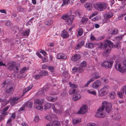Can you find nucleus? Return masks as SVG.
I'll use <instances>...</instances> for the list:
<instances>
[{
  "instance_id": "35",
  "label": "nucleus",
  "mask_w": 126,
  "mask_h": 126,
  "mask_svg": "<svg viewBox=\"0 0 126 126\" xmlns=\"http://www.w3.org/2000/svg\"><path fill=\"white\" fill-rule=\"evenodd\" d=\"M78 34L79 36H81L83 33V30L81 28H79L78 29Z\"/></svg>"
},
{
  "instance_id": "60",
  "label": "nucleus",
  "mask_w": 126,
  "mask_h": 126,
  "mask_svg": "<svg viewBox=\"0 0 126 126\" xmlns=\"http://www.w3.org/2000/svg\"><path fill=\"white\" fill-rule=\"evenodd\" d=\"M40 52L42 53L44 55H47L46 52L42 50L40 51Z\"/></svg>"
},
{
  "instance_id": "30",
  "label": "nucleus",
  "mask_w": 126,
  "mask_h": 126,
  "mask_svg": "<svg viewBox=\"0 0 126 126\" xmlns=\"http://www.w3.org/2000/svg\"><path fill=\"white\" fill-rule=\"evenodd\" d=\"M115 95V93L114 92H112L110 93L109 96L111 99H114Z\"/></svg>"
},
{
  "instance_id": "22",
  "label": "nucleus",
  "mask_w": 126,
  "mask_h": 126,
  "mask_svg": "<svg viewBox=\"0 0 126 126\" xmlns=\"http://www.w3.org/2000/svg\"><path fill=\"white\" fill-rule=\"evenodd\" d=\"M52 105L51 103H47L45 104L44 105V109L45 110L49 109L51 108Z\"/></svg>"
},
{
  "instance_id": "41",
  "label": "nucleus",
  "mask_w": 126,
  "mask_h": 126,
  "mask_svg": "<svg viewBox=\"0 0 126 126\" xmlns=\"http://www.w3.org/2000/svg\"><path fill=\"white\" fill-rule=\"evenodd\" d=\"M36 108L38 110H42L43 109V107L42 106L40 105L37 106Z\"/></svg>"
},
{
  "instance_id": "6",
  "label": "nucleus",
  "mask_w": 126,
  "mask_h": 126,
  "mask_svg": "<svg viewBox=\"0 0 126 126\" xmlns=\"http://www.w3.org/2000/svg\"><path fill=\"white\" fill-rule=\"evenodd\" d=\"M113 61L111 62L109 61H106L102 63L101 65L102 66L106 68H111L112 65Z\"/></svg>"
},
{
  "instance_id": "1",
  "label": "nucleus",
  "mask_w": 126,
  "mask_h": 126,
  "mask_svg": "<svg viewBox=\"0 0 126 126\" xmlns=\"http://www.w3.org/2000/svg\"><path fill=\"white\" fill-rule=\"evenodd\" d=\"M113 43L111 41L107 40L105 41L103 44H102L101 45V47L104 48H106V50L105 53H106L111 49V47H113Z\"/></svg>"
},
{
  "instance_id": "38",
  "label": "nucleus",
  "mask_w": 126,
  "mask_h": 126,
  "mask_svg": "<svg viewBox=\"0 0 126 126\" xmlns=\"http://www.w3.org/2000/svg\"><path fill=\"white\" fill-rule=\"evenodd\" d=\"M88 20V19L87 18H82L81 21L82 23H86Z\"/></svg>"
},
{
  "instance_id": "63",
  "label": "nucleus",
  "mask_w": 126,
  "mask_h": 126,
  "mask_svg": "<svg viewBox=\"0 0 126 126\" xmlns=\"http://www.w3.org/2000/svg\"><path fill=\"white\" fill-rule=\"evenodd\" d=\"M47 67V66L46 65L44 64L42 65V69H45Z\"/></svg>"
},
{
  "instance_id": "23",
  "label": "nucleus",
  "mask_w": 126,
  "mask_h": 126,
  "mask_svg": "<svg viewBox=\"0 0 126 126\" xmlns=\"http://www.w3.org/2000/svg\"><path fill=\"white\" fill-rule=\"evenodd\" d=\"M60 125V122L57 121H55L52 122L51 125L53 126H59Z\"/></svg>"
},
{
  "instance_id": "53",
  "label": "nucleus",
  "mask_w": 126,
  "mask_h": 126,
  "mask_svg": "<svg viewBox=\"0 0 126 126\" xmlns=\"http://www.w3.org/2000/svg\"><path fill=\"white\" fill-rule=\"evenodd\" d=\"M55 112L56 113H57L59 114H61L62 113V111H61V110H56V112Z\"/></svg>"
},
{
  "instance_id": "29",
  "label": "nucleus",
  "mask_w": 126,
  "mask_h": 126,
  "mask_svg": "<svg viewBox=\"0 0 126 126\" xmlns=\"http://www.w3.org/2000/svg\"><path fill=\"white\" fill-rule=\"evenodd\" d=\"M32 87V86L31 87H28L27 88H25L24 89V90L23 91L22 95H24L26 92L30 90L31 89Z\"/></svg>"
},
{
  "instance_id": "54",
  "label": "nucleus",
  "mask_w": 126,
  "mask_h": 126,
  "mask_svg": "<svg viewBox=\"0 0 126 126\" xmlns=\"http://www.w3.org/2000/svg\"><path fill=\"white\" fill-rule=\"evenodd\" d=\"M6 26L9 27H10L11 25V23H10V21H7L6 23Z\"/></svg>"
},
{
  "instance_id": "61",
  "label": "nucleus",
  "mask_w": 126,
  "mask_h": 126,
  "mask_svg": "<svg viewBox=\"0 0 126 126\" xmlns=\"http://www.w3.org/2000/svg\"><path fill=\"white\" fill-rule=\"evenodd\" d=\"M9 108L8 106H7L4 108L3 109L2 111H6Z\"/></svg>"
},
{
  "instance_id": "32",
  "label": "nucleus",
  "mask_w": 126,
  "mask_h": 126,
  "mask_svg": "<svg viewBox=\"0 0 126 126\" xmlns=\"http://www.w3.org/2000/svg\"><path fill=\"white\" fill-rule=\"evenodd\" d=\"M43 102H41L40 100L38 99H36L34 101V104L36 105H39L42 104Z\"/></svg>"
},
{
  "instance_id": "9",
  "label": "nucleus",
  "mask_w": 126,
  "mask_h": 126,
  "mask_svg": "<svg viewBox=\"0 0 126 126\" xmlns=\"http://www.w3.org/2000/svg\"><path fill=\"white\" fill-rule=\"evenodd\" d=\"M101 84V81L97 80L94 82L92 85V87L94 89H96L99 87Z\"/></svg>"
},
{
  "instance_id": "57",
  "label": "nucleus",
  "mask_w": 126,
  "mask_h": 126,
  "mask_svg": "<svg viewBox=\"0 0 126 126\" xmlns=\"http://www.w3.org/2000/svg\"><path fill=\"white\" fill-rule=\"evenodd\" d=\"M5 116L3 115H0V122L2 120L4 119V117Z\"/></svg>"
},
{
  "instance_id": "52",
  "label": "nucleus",
  "mask_w": 126,
  "mask_h": 126,
  "mask_svg": "<svg viewBox=\"0 0 126 126\" xmlns=\"http://www.w3.org/2000/svg\"><path fill=\"white\" fill-rule=\"evenodd\" d=\"M72 70L73 71V72L74 73L76 72L78 70V68H77L76 67H75L72 69Z\"/></svg>"
},
{
  "instance_id": "40",
  "label": "nucleus",
  "mask_w": 126,
  "mask_h": 126,
  "mask_svg": "<svg viewBox=\"0 0 126 126\" xmlns=\"http://www.w3.org/2000/svg\"><path fill=\"white\" fill-rule=\"evenodd\" d=\"M113 47L111 48H119L120 47V45L119 43H117L115 45H114L113 44Z\"/></svg>"
},
{
  "instance_id": "24",
  "label": "nucleus",
  "mask_w": 126,
  "mask_h": 126,
  "mask_svg": "<svg viewBox=\"0 0 126 126\" xmlns=\"http://www.w3.org/2000/svg\"><path fill=\"white\" fill-rule=\"evenodd\" d=\"M84 43V41L83 40L81 41V42H79L77 45L78 49L80 47L82 46Z\"/></svg>"
},
{
  "instance_id": "50",
  "label": "nucleus",
  "mask_w": 126,
  "mask_h": 126,
  "mask_svg": "<svg viewBox=\"0 0 126 126\" xmlns=\"http://www.w3.org/2000/svg\"><path fill=\"white\" fill-rule=\"evenodd\" d=\"M39 119V117L38 116H35V119H34V121L35 122H37L38 121Z\"/></svg>"
},
{
  "instance_id": "49",
  "label": "nucleus",
  "mask_w": 126,
  "mask_h": 126,
  "mask_svg": "<svg viewBox=\"0 0 126 126\" xmlns=\"http://www.w3.org/2000/svg\"><path fill=\"white\" fill-rule=\"evenodd\" d=\"M69 0H64L63 1V3L62 5L61 6H63L66 3H68V2L69 1Z\"/></svg>"
},
{
  "instance_id": "11",
  "label": "nucleus",
  "mask_w": 126,
  "mask_h": 126,
  "mask_svg": "<svg viewBox=\"0 0 126 126\" xmlns=\"http://www.w3.org/2000/svg\"><path fill=\"white\" fill-rule=\"evenodd\" d=\"M81 55L79 54H75L71 58V60L73 61H76L79 60L81 58Z\"/></svg>"
},
{
  "instance_id": "20",
  "label": "nucleus",
  "mask_w": 126,
  "mask_h": 126,
  "mask_svg": "<svg viewBox=\"0 0 126 126\" xmlns=\"http://www.w3.org/2000/svg\"><path fill=\"white\" fill-rule=\"evenodd\" d=\"M47 99L48 101L54 102L56 100L57 98L50 96H47Z\"/></svg>"
},
{
  "instance_id": "4",
  "label": "nucleus",
  "mask_w": 126,
  "mask_h": 126,
  "mask_svg": "<svg viewBox=\"0 0 126 126\" xmlns=\"http://www.w3.org/2000/svg\"><path fill=\"white\" fill-rule=\"evenodd\" d=\"M69 84L70 87H71L69 91V94L73 95L77 93L79 91L78 89V86L75 84H72L71 82H69Z\"/></svg>"
},
{
  "instance_id": "10",
  "label": "nucleus",
  "mask_w": 126,
  "mask_h": 126,
  "mask_svg": "<svg viewBox=\"0 0 126 126\" xmlns=\"http://www.w3.org/2000/svg\"><path fill=\"white\" fill-rule=\"evenodd\" d=\"M87 107L86 105L84 106L83 107L80 109L77 114H80L85 113L87 111Z\"/></svg>"
},
{
  "instance_id": "34",
  "label": "nucleus",
  "mask_w": 126,
  "mask_h": 126,
  "mask_svg": "<svg viewBox=\"0 0 126 126\" xmlns=\"http://www.w3.org/2000/svg\"><path fill=\"white\" fill-rule=\"evenodd\" d=\"M86 45H87V47L89 48H92L94 47V45L92 43H88L86 44Z\"/></svg>"
},
{
  "instance_id": "39",
  "label": "nucleus",
  "mask_w": 126,
  "mask_h": 126,
  "mask_svg": "<svg viewBox=\"0 0 126 126\" xmlns=\"http://www.w3.org/2000/svg\"><path fill=\"white\" fill-rule=\"evenodd\" d=\"M78 71L79 73H82L84 71V69L82 67H80L78 68Z\"/></svg>"
},
{
  "instance_id": "3",
  "label": "nucleus",
  "mask_w": 126,
  "mask_h": 126,
  "mask_svg": "<svg viewBox=\"0 0 126 126\" xmlns=\"http://www.w3.org/2000/svg\"><path fill=\"white\" fill-rule=\"evenodd\" d=\"M7 66L8 67V69L10 71L14 70L15 72L18 73L19 72L18 67L19 66V64H16L15 62H11L8 64Z\"/></svg>"
},
{
  "instance_id": "15",
  "label": "nucleus",
  "mask_w": 126,
  "mask_h": 126,
  "mask_svg": "<svg viewBox=\"0 0 126 126\" xmlns=\"http://www.w3.org/2000/svg\"><path fill=\"white\" fill-rule=\"evenodd\" d=\"M113 15V14L112 12H109L104 15L106 19H107L111 17Z\"/></svg>"
},
{
  "instance_id": "64",
  "label": "nucleus",
  "mask_w": 126,
  "mask_h": 126,
  "mask_svg": "<svg viewBox=\"0 0 126 126\" xmlns=\"http://www.w3.org/2000/svg\"><path fill=\"white\" fill-rule=\"evenodd\" d=\"M122 40H123L124 42H126V36L122 38Z\"/></svg>"
},
{
  "instance_id": "43",
  "label": "nucleus",
  "mask_w": 126,
  "mask_h": 126,
  "mask_svg": "<svg viewBox=\"0 0 126 126\" xmlns=\"http://www.w3.org/2000/svg\"><path fill=\"white\" fill-rule=\"evenodd\" d=\"M41 76V74H36L33 77L34 78L36 79H39Z\"/></svg>"
},
{
  "instance_id": "51",
  "label": "nucleus",
  "mask_w": 126,
  "mask_h": 126,
  "mask_svg": "<svg viewBox=\"0 0 126 126\" xmlns=\"http://www.w3.org/2000/svg\"><path fill=\"white\" fill-rule=\"evenodd\" d=\"M109 87L108 85L104 86V87L101 88V90L104 89L106 91V90L109 88Z\"/></svg>"
},
{
  "instance_id": "62",
  "label": "nucleus",
  "mask_w": 126,
  "mask_h": 126,
  "mask_svg": "<svg viewBox=\"0 0 126 126\" xmlns=\"http://www.w3.org/2000/svg\"><path fill=\"white\" fill-rule=\"evenodd\" d=\"M11 117H12L13 119H15L16 117V113H13L12 114Z\"/></svg>"
},
{
  "instance_id": "14",
  "label": "nucleus",
  "mask_w": 126,
  "mask_h": 126,
  "mask_svg": "<svg viewBox=\"0 0 126 126\" xmlns=\"http://www.w3.org/2000/svg\"><path fill=\"white\" fill-rule=\"evenodd\" d=\"M84 5L85 7L88 10L90 11L92 9V4L91 3H86Z\"/></svg>"
},
{
  "instance_id": "55",
  "label": "nucleus",
  "mask_w": 126,
  "mask_h": 126,
  "mask_svg": "<svg viewBox=\"0 0 126 126\" xmlns=\"http://www.w3.org/2000/svg\"><path fill=\"white\" fill-rule=\"evenodd\" d=\"M8 112H7L6 111H2V115H3L5 116L7 114H8Z\"/></svg>"
},
{
  "instance_id": "25",
  "label": "nucleus",
  "mask_w": 126,
  "mask_h": 126,
  "mask_svg": "<svg viewBox=\"0 0 126 126\" xmlns=\"http://www.w3.org/2000/svg\"><path fill=\"white\" fill-rule=\"evenodd\" d=\"M105 109L104 105H103V102L102 103V105L98 109L97 111H100L103 113V111Z\"/></svg>"
},
{
  "instance_id": "56",
  "label": "nucleus",
  "mask_w": 126,
  "mask_h": 126,
  "mask_svg": "<svg viewBox=\"0 0 126 126\" xmlns=\"http://www.w3.org/2000/svg\"><path fill=\"white\" fill-rule=\"evenodd\" d=\"M16 101L15 100L14 97L11 100V103L12 104V105H13L14 103H16Z\"/></svg>"
},
{
  "instance_id": "8",
  "label": "nucleus",
  "mask_w": 126,
  "mask_h": 126,
  "mask_svg": "<svg viewBox=\"0 0 126 126\" xmlns=\"http://www.w3.org/2000/svg\"><path fill=\"white\" fill-rule=\"evenodd\" d=\"M115 67L117 70L122 73L125 72L126 70V68L122 66L121 63H116L115 65Z\"/></svg>"
},
{
  "instance_id": "27",
  "label": "nucleus",
  "mask_w": 126,
  "mask_h": 126,
  "mask_svg": "<svg viewBox=\"0 0 126 126\" xmlns=\"http://www.w3.org/2000/svg\"><path fill=\"white\" fill-rule=\"evenodd\" d=\"M114 118L115 119L117 120L120 119L121 118V116L120 114L119 113H116L115 114L114 116Z\"/></svg>"
},
{
  "instance_id": "45",
  "label": "nucleus",
  "mask_w": 126,
  "mask_h": 126,
  "mask_svg": "<svg viewBox=\"0 0 126 126\" xmlns=\"http://www.w3.org/2000/svg\"><path fill=\"white\" fill-rule=\"evenodd\" d=\"M88 92L94 95H96V93L95 91H91L89 90H88L87 91Z\"/></svg>"
},
{
  "instance_id": "12",
  "label": "nucleus",
  "mask_w": 126,
  "mask_h": 126,
  "mask_svg": "<svg viewBox=\"0 0 126 126\" xmlns=\"http://www.w3.org/2000/svg\"><path fill=\"white\" fill-rule=\"evenodd\" d=\"M57 58L58 59H66L67 58V57L64 54L60 53L57 55Z\"/></svg>"
},
{
  "instance_id": "2",
  "label": "nucleus",
  "mask_w": 126,
  "mask_h": 126,
  "mask_svg": "<svg viewBox=\"0 0 126 126\" xmlns=\"http://www.w3.org/2000/svg\"><path fill=\"white\" fill-rule=\"evenodd\" d=\"M107 5L105 2H98L94 4V7L98 11H102L106 8Z\"/></svg>"
},
{
  "instance_id": "31",
  "label": "nucleus",
  "mask_w": 126,
  "mask_h": 126,
  "mask_svg": "<svg viewBox=\"0 0 126 126\" xmlns=\"http://www.w3.org/2000/svg\"><path fill=\"white\" fill-rule=\"evenodd\" d=\"M48 75V72L46 70L42 71L41 74V76H47Z\"/></svg>"
},
{
  "instance_id": "36",
  "label": "nucleus",
  "mask_w": 126,
  "mask_h": 126,
  "mask_svg": "<svg viewBox=\"0 0 126 126\" xmlns=\"http://www.w3.org/2000/svg\"><path fill=\"white\" fill-rule=\"evenodd\" d=\"M87 64L85 61H83L80 64V67H85L86 66Z\"/></svg>"
},
{
  "instance_id": "5",
  "label": "nucleus",
  "mask_w": 126,
  "mask_h": 126,
  "mask_svg": "<svg viewBox=\"0 0 126 126\" xmlns=\"http://www.w3.org/2000/svg\"><path fill=\"white\" fill-rule=\"evenodd\" d=\"M74 17L73 15L70 16L68 17V15L67 14L63 15L62 17V18L65 20V22H66L68 25H72L73 22V20Z\"/></svg>"
},
{
  "instance_id": "26",
  "label": "nucleus",
  "mask_w": 126,
  "mask_h": 126,
  "mask_svg": "<svg viewBox=\"0 0 126 126\" xmlns=\"http://www.w3.org/2000/svg\"><path fill=\"white\" fill-rule=\"evenodd\" d=\"M81 122V120H79L74 119L73 120L72 122L73 124H76L79 123Z\"/></svg>"
},
{
  "instance_id": "7",
  "label": "nucleus",
  "mask_w": 126,
  "mask_h": 126,
  "mask_svg": "<svg viewBox=\"0 0 126 126\" xmlns=\"http://www.w3.org/2000/svg\"><path fill=\"white\" fill-rule=\"evenodd\" d=\"M103 105H104L105 109L106 111L108 113H110L112 110V105L110 103L106 101L103 102Z\"/></svg>"
},
{
  "instance_id": "21",
  "label": "nucleus",
  "mask_w": 126,
  "mask_h": 126,
  "mask_svg": "<svg viewBox=\"0 0 126 126\" xmlns=\"http://www.w3.org/2000/svg\"><path fill=\"white\" fill-rule=\"evenodd\" d=\"M32 104V102L28 101L27 102L25 103L24 104V105L25 106H27L28 108H31Z\"/></svg>"
},
{
  "instance_id": "13",
  "label": "nucleus",
  "mask_w": 126,
  "mask_h": 126,
  "mask_svg": "<svg viewBox=\"0 0 126 126\" xmlns=\"http://www.w3.org/2000/svg\"><path fill=\"white\" fill-rule=\"evenodd\" d=\"M63 38H66L69 37V34L65 30H63L61 35Z\"/></svg>"
},
{
  "instance_id": "17",
  "label": "nucleus",
  "mask_w": 126,
  "mask_h": 126,
  "mask_svg": "<svg viewBox=\"0 0 126 126\" xmlns=\"http://www.w3.org/2000/svg\"><path fill=\"white\" fill-rule=\"evenodd\" d=\"M99 95L101 96H103L106 95L107 93L106 90L104 89L101 90V88L100 89L99 91Z\"/></svg>"
},
{
  "instance_id": "47",
  "label": "nucleus",
  "mask_w": 126,
  "mask_h": 126,
  "mask_svg": "<svg viewBox=\"0 0 126 126\" xmlns=\"http://www.w3.org/2000/svg\"><path fill=\"white\" fill-rule=\"evenodd\" d=\"M26 68V67H24L22 68L21 69V70L20 71V72L21 74H22L24 73L25 71Z\"/></svg>"
},
{
  "instance_id": "28",
  "label": "nucleus",
  "mask_w": 126,
  "mask_h": 126,
  "mask_svg": "<svg viewBox=\"0 0 126 126\" xmlns=\"http://www.w3.org/2000/svg\"><path fill=\"white\" fill-rule=\"evenodd\" d=\"M93 77L94 79H97L100 77L99 73L97 72H95L93 74Z\"/></svg>"
},
{
  "instance_id": "46",
  "label": "nucleus",
  "mask_w": 126,
  "mask_h": 126,
  "mask_svg": "<svg viewBox=\"0 0 126 126\" xmlns=\"http://www.w3.org/2000/svg\"><path fill=\"white\" fill-rule=\"evenodd\" d=\"M46 118L47 120L49 121H52V118L50 116H46Z\"/></svg>"
},
{
  "instance_id": "37",
  "label": "nucleus",
  "mask_w": 126,
  "mask_h": 126,
  "mask_svg": "<svg viewBox=\"0 0 126 126\" xmlns=\"http://www.w3.org/2000/svg\"><path fill=\"white\" fill-rule=\"evenodd\" d=\"M119 97L120 98H123V94L122 93V92L121 90L117 94Z\"/></svg>"
},
{
  "instance_id": "44",
  "label": "nucleus",
  "mask_w": 126,
  "mask_h": 126,
  "mask_svg": "<svg viewBox=\"0 0 126 126\" xmlns=\"http://www.w3.org/2000/svg\"><path fill=\"white\" fill-rule=\"evenodd\" d=\"M86 126H97V125L94 123H91L88 124Z\"/></svg>"
},
{
  "instance_id": "19",
  "label": "nucleus",
  "mask_w": 126,
  "mask_h": 126,
  "mask_svg": "<svg viewBox=\"0 0 126 126\" xmlns=\"http://www.w3.org/2000/svg\"><path fill=\"white\" fill-rule=\"evenodd\" d=\"M14 89V88L12 87H11L8 89L5 88V92L7 93H9L12 92Z\"/></svg>"
},
{
  "instance_id": "42",
  "label": "nucleus",
  "mask_w": 126,
  "mask_h": 126,
  "mask_svg": "<svg viewBox=\"0 0 126 126\" xmlns=\"http://www.w3.org/2000/svg\"><path fill=\"white\" fill-rule=\"evenodd\" d=\"M118 32V30L117 29H115L113 30L111 33H110V34H115Z\"/></svg>"
},
{
  "instance_id": "58",
  "label": "nucleus",
  "mask_w": 126,
  "mask_h": 126,
  "mask_svg": "<svg viewBox=\"0 0 126 126\" xmlns=\"http://www.w3.org/2000/svg\"><path fill=\"white\" fill-rule=\"evenodd\" d=\"M26 106H25L24 105H23V107H21L20 109H19V111H23L24 110Z\"/></svg>"
},
{
  "instance_id": "16",
  "label": "nucleus",
  "mask_w": 126,
  "mask_h": 126,
  "mask_svg": "<svg viewBox=\"0 0 126 126\" xmlns=\"http://www.w3.org/2000/svg\"><path fill=\"white\" fill-rule=\"evenodd\" d=\"M96 116L99 118L103 117L105 115L102 112L97 111L95 115Z\"/></svg>"
},
{
  "instance_id": "33",
  "label": "nucleus",
  "mask_w": 126,
  "mask_h": 126,
  "mask_svg": "<svg viewBox=\"0 0 126 126\" xmlns=\"http://www.w3.org/2000/svg\"><path fill=\"white\" fill-rule=\"evenodd\" d=\"M121 90L123 94H125L126 95V86H123Z\"/></svg>"
},
{
  "instance_id": "59",
  "label": "nucleus",
  "mask_w": 126,
  "mask_h": 126,
  "mask_svg": "<svg viewBox=\"0 0 126 126\" xmlns=\"http://www.w3.org/2000/svg\"><path fill=\"white\" fill-rule=\"evenodd\" d=\"M48 69L50 70H54V67L53 66H49L48 67Z\"/></svg>"
},
{
  "instance_id": "18",
  "label": "nucleus",
  "mask_w": 126,
  "mask_h": 126,
  "mask_svg": "<svg viewBox=\"0 0 126 126\" xmlns=\"http://www.w3.org/2000/svg\"><path fill=\"white\" fill-rule=\"evenodd\" d=\"M81 97L80 95L79 94H78L73 96L72 100L73 101H75L80 99Z\"/></svg>"
},
{
  "instance_id": "48",
  "label": "nucleus",
  "mask_w": 126,
  "mask_h": 126,
  "mask_svg": "<svg viewBox=\"0 0 126 126\" xmlns=\"http://www.w3.org/2000/svg\"><path fill=\"white\" fill-rule=\"evenodd\" d=\"M30 31L29 30L28 31H26L23 32V35L24 36L27 35L29 33Z\"/></svg>"
}]
</instances>
